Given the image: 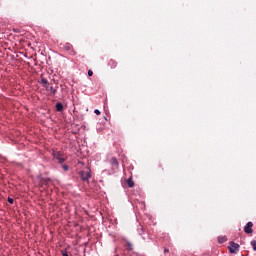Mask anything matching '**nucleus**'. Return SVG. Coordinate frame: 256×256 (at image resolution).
<instances>
[{
	"mask_svg": "<svg viewBox=\"0 0 256 256\" xmlns=\"http://www.w3.org/2000/svg\"><path fill=\"white\" fill-rule=\"evenodd\" d=\"M79 175L84 183H89V178L91 177V170H82L79 172Z\"/></svg>",
	"mask_w": 256,
	"mask_h": 256,
	"instance_id": "f257e3e1",
	"label": "nucleus"
},
{
	"mask_svg": "<svg viewBox=\"0 0 256 256\" xmlns=\"http://www.w3.org/2000/svg\"><path fill=\"white\" fill-rule=\"evenodd\" d=\"M239 244L235 243V242H230V245L228 246L229 252L230 253H239Z\"/></svg>",
	"mask_w": 256,
	"mask_h": 256,
	"instance_id": "f03ea898",
	"label": "nucleus"
},
{
	"mask_svg": "<svg viewBox=\"0 0 256 256\" xmlns=\"http://www.w3.org/2000/svg\"><path fill=\"white\" fill-rule=\"evenodd\" d=\"M53 157L58 163H65V156L61 152H54Z\"/></svg>",
	"mask_w": 256,
	"mask_h": 256,
	"instance_id": "7ed1b4c3",
	"label": "nucleus"
},
{
	"mask_svg": "<svg viewBox=\"0 0 256 256\" xmlns=\"http://www.w3.org/2000/svg\"><path fill=\"white\" fill-rule=\"evenodd\" d=\"M65 51H69L70 55H77V52L73 49V45L71 43H66L64 45Z\"/></svg>",
	"mask_w": 256,
	"mask_h": 256,
	"instance_id": "20e7f679",
	"label": "nucleus"
},
{
	"mask_svg": "<svg viewBox=\"0 0 256 256\" xmlns=\"http://www.w3.org/2000/svg\"><path fill=\"white\" fill-rule=\"evenodd\" d=\"M244 232L247 233V235H251V233H253V222H248L246 224L244 227Z\"/></svg>",
	"mask_w": 256,
	"mask_h": 256,
	"instance_id": "39448f33",
	"label": "nucleus"
},
{
	"mask_svg": "<svg viewBox=\"0 0 256 256\" xmlns=\"http://www.w3.org/2000/svg\"><path fill=\"white\" fill-rule=\"evenodd\" d=\"M40 185H41V187H49V185H51V179L41 178L40 179Z\"/></svg>",
	"mask_w": 256,
	"mask_h": 256,
	"instance_id": "423d86ee",
	"label": "nucleus"
},
{
	"mask_svg": "<svg viewBox=\"0 0 256 256\" xmlns=\"http://www.w3.org/2000/svg\"><path fill=\"white\" fill-rule=\"evenodd\" d=\"M128 187H135V182H133V177H130L126 181Z\"/></svg>",
	"mask_w": 256,
	"mask_h": 256,
	"instance_id": "0eeeda50",
	"label": "nucleus"
},
{
	"mask_svg": "<svg viewBox=\"0 0 256 256\" xmlns=\"http://www.w3.org/2000/svg\"><path fill=\"white\" fill-rule=\"evenodd\" d=\"M56 111H58L59 113L63 112V103L58 102L56 104Z\"/></svg>",
	"mask_w": 256,
	"mask_h": 256,
	"instance_id": "6e6552de",
	"label": "nucleus"
},
{
	"mask_svg": "<svg viewBox=\"0 0 256 256\" xmlns=\"http://www.w3.org/2000/svg\"><path fill=\"white\" fill-rule=\"evenodd\" d=\"M108 65L111 67V69H115V67H117V61L111 59Z\"/></svg>",
	"mask_w": 256,
	"mask_h": 256,
	"instance_id": "1a4fd4ad",
	"label": "nucleus"
},
{
	"mask_svg": "<svg viewBox=\"0 0 256 256\" xmlns=\"http://www.w3.org/2000/svg\"><path fill=\"white\" fill-rule=\"evenodd\" d=\"M227 241V236L218 237V243H225Z\"/></svg>",
	"mask_w": 256,
	"mask_h": 256,
	"instance_id": "9d476101",
	"label": "nucleus"
},
{
	"mask_svg": "<svg viewBox=\"0 0 256 256\" xmlns=\"http://www.w3.org/2000/svg\"><path fill=\"white\" fill-rule=\"evenodd\" d=\"M125 247L126 249H128V251H133V244H131L130 242H127Z\"/></svg>",
	"mask_w": 256,
	"mask_h": 256,
	"instance_id": "9b49d317",
	"label": "nucleus"
},
{
	"mask_svg": "<svg viewBox=\"0 0 256 256\" xmlns=\"http://www.w3.org/2000/svg\"><path fill=\"white\" fill-rule=\"evenodd\" d=\"M41 83H42L43 87H46L45 85H47L49 82L47 81V79L42 78Z\"/></svg>",
	"mask_w": 256,
	"mask_h": 256,
	"instance_id": "f8f14e48",
	"label": "nucleus"
},
{
	"mask_svg": "<svg viewBox=\"0 0 256 256\" xmlns=\"http://www.w3.org/2000/svg\"><path fill=\"white\" fill-rule=\"evenodd\" d=\"M50 91H51L52 95H56V93H57V89H55L53 86L50 87Z\"/></svg>",
	"mask_w": 256,
	"mask_h": 256,
	"instance_id": "ddd939ff",
	"label": "nucleus"
},
{
	"mask_svg": "<svg viewBox=\"0 0 256 256\" xmlns=\"http://www.w3.org/2000/svg\"><path fill=\"white\" fill-rule=\"evenodd\" d=\"M251 246L253 248V251H256V241L255 240L251 241Z\"/></svg>",
	"mask_w": 256,
	"mask_h": 256,
	"instance_id": "4468645a",
	"label": "nucleus"
},
{
	"mask_svg": "<svg viewBox=\"0 0 256 256\" xmlns=\"http://www.w3.org/2000/svg\"><path fill=\"white\" fill-rule=\"evenodd\" d=\"M8 203H10L11 205H13V203H14L13 198L9 197V198H8Z\"/></svg>",
	"mask_w": 256,
	"mask_h": 256,
	"instance_id": "2eb2a0df",
	"label": "nucleus"
},
{
	"mask_svg": "<svg viewBox=\"0 0 256 256\" xmlns=\"http://www.w3.org/2000/svg\"><path fill=\"white\" fill-rule=\"evenodd\" d=\"M94 113H95V115H101V111H99L98 109H95Z\"/></svg>",
	"mask_w": 256,
	"mask_h": 256,
	"instance_id": "dca6fc26",
	"label": "nucleus"
},
{
	"mask_svg": "<svg viewBox=\"0 0 256 256\" xmlns=\"http://www.w3.org/2000/svg\"><path fill=\"white\" fill-rule=\"evenodd\" d=\"M62 169H64L65 171H69V166L63 165V166H62Z\"/></svg>",
	"mask_w": 256,
	"mask_h": 256,
	"instance_id": "f3484780",
	"label": "nucleus"
},
{
	"mask_svg": "<svg viewBox=\"0 0 256 256\" xmlns=\"http://www.w3.org/2000/svg\"><path fill=\"white\" fill-rule=\"evenodd\" d=\"M88 76H89V77H93V72H92V70H88Z\"/></svg>",
	"mask_w": 256,
	"mask_h": 256,
	"instance_id": "a211bd4d",
	"label": "nucleus"
},
{
	"mask_svg": "<svg viewBox=\"0 0 256 256\" xmlns=\"http://www.w3.org/2000/svg\"><path fill=\"white\" fill-rule=\"evenodd\" d=\"M63 256H69V254H67V252H62Z\"/></svg>",
	"mask_w": 256,
	"mask_h": 256,
	"instance_id": "6ab92c4d",
	"label": "nucleus"
},
{
	"mask_svg": "<svg viewBox=\"0 0 256 256\" xmlns=\"http://www.w3.org/2000/svg\"><path fill=\"white\" fill-rule=\"evenodd\" d=\"M164 253H169V249L165 248Z\"/></svg>",
	"mask_w": 256,
	"mask_h": 256,
	"instance_id": "aec40b11",
	"label": "nucleus"
}]
</instances>
